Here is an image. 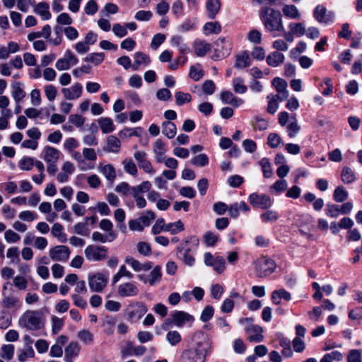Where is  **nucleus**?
Returning <instances> with one entry per match:
<instances>
[{"instance_id":"1","label":"nucleus","mask_w":362,"mask_h":362,"mask_svg":"<svg viewBox=\"0 0 362 362\" xmlns=\"http://www.w3.org/2000/svg\"><path fill=\"white\" fill-rule=\"evenodd\" d=\"M194 344L184 350L180 356V362H205L210 341L202 332L197 333L193 337Z\"/></svg>"},{"instance_id":"2","label":"nucleus","mask_w":362,"mask_h":362,"mask_svg":"<svg viewBox=\"0 0 362 362\" xmlns=\"http://www.w3.org/2000/svg\"><path fill=\"white\" fill-rule=\"evenodd\" d=\"M260 18L265 29L272 33L274 37L280 35L284 31L281 15L279 11L269 7H263L260 11Z\"/></svg>"},{"instance_id":"3","label":"nucleus","mask_w":362,"mask_h":362,"mask_svg":"<svg viewBox=\"0 0 362 362\" xmlns=\"http://www.w3.org/2000/svg\"><path fill=\"white\" fill-rule=\"evenodd\" d=\"M45 320L38 310H28L18 319V325L29 331H37L44 328Z\"/></svg>"},{"instance_id":"4","label":"nucleus","mask_w":362,"mask_h":362,"mask_svg":"<svg viewBox=\"0 0 362 362\" xmlns=\"http://www.w3.org/2000/svg\"><path fill=\"white\" fill-rule=\"evenodd\" d=\"M108 249L98 245H89L84 250V255L88 261L101 262L107 258Z\"/></svg>"},{"instance_id":"5","label":"nucleus","mask_w":362,"mask_h":362,"mask_svg":"<svg viewBox=\"0 0 362 362\" xmlns=\"http://www.w3.org/2000/svg\"><path fill=\"white\" fill-rule=\"evenodd\" d=\"M148 311L146 305L143 302H131L124 312L127 319L132 322L139 321Z\"/></svg>"},{"instance_id":"6","label":"nucleus","mask_w":362,"mask_h":362,"mask_svg":"<svg viewBox=\"0 0 362 362\" xmlns=\"http://www.w3.org/2000/svg\"><path fill=\"white\" fill-rule=\"evenodd\" d=\"M194 317L192 315L187 313L180 310L174 311L170 314V319H167L163 325V328L165 330H168L170 328L171 324H174L176 326L180 327H182L185 323L192 322Z\"/></svg>"},{"instance_id":"7","label":"nucleus","mask_w":362,"mask_h":362,"mask_svg":"<svg viewBox=\"0 0 362 362\" xmlns=\"http://www.w3.org/2000/svg\"><path fill=\"white\" fill-rule=\"evenodd\" d=\"M276 269L274 261L265 257H260L255 262V274L259 278L266 277L272 274Z\"/></svg>"},{"instance_id":"8","label":"nucleus","mask_w":362,"mask_h":362,"mask_svg":"<svg viewBox=\"0 0 362 362\" xmlns=\"http://www.w3.org/2000/svg\"><path fill=\"white\" fill-rule=\"evenodd\" d=\"M155 218L156 214L153 211H146L138 218L129 221V229L134 231H142L145 227L150 225L151 221Z\"/></svg>"},{"instance_id":"9","label":"nucleus","mask_w":362,"mask_h":362,"mask_svg":"<svg viewBox=\"0 0 362 362\" xmlns=\"http://www.w3.org/2000/svg\"><path fill=\"white\" fill-rule=\"evenodd\" d=\"M204 264L208 267H212L214 272L221 274L226 269V260L219 255L214 256L210 252L204 255Z\"/></svg>"},{"instance_id":"10","label":"nucleus","mask_w":362,"mask_h":362,"mask_svg":"<svg viewBox=\"0 0 362 362\" xmlns=\"http://www.w3.org/2000/svg\"><path fill=\"white\" fill-rule=\"evenodd\" d=\"M108 275L103 273H96L89 277L88 285L93 292H101L107 286Z\"/></svg>"},{"instance_id":"11","label":"nucleus","mask_w":362,"mask_h":362,"mask_svg":"<svg viewBox=\"0 0 362 362\" xmlns=\"http://www.w3.org/2000/svg\"><path fill=\"white\" fill-rule=\"evenodd\" d=\"M248 200L253 207L262 209H267L272 204L271 198L265 194L252 193L249 196Z\"/></svg>"},{"instance_id":"12","label":"nucleus","mask_w":362,"mask_h":362,"mask_svg":"<svg viewBox=\"0 0 362 362\" xmlns=\"http://www.w3.org/2000/svg\"><path fill=\"white\" fill-rule=\"evenodd\" d=\"M117 293L121 298H130L138 296L139 289L135 283L127 281L117 286Z\"/></svg>"},{"instance_id":"13","label":"nucleus","mask_w":362,"mask_h":362,"mask_svg":"<svg viewBox=\"0 0 362 362\" xmlns=\"http://www.w3.org/2000/svg\"><path fill=\"white\" fill-rule=\"evenodd\" d=\"M78 60L77 57L69 49L66 50L63 58L59 59L55 66L59 71H65L70 69L71 66L77 64Z\"/></svg>"},{"instance_id":"14","label":"nucleus","mask_w":362,"mask_h":362,"mask_svg":"<svg viewBox=\"0 0 362 362\" xmlns=\"http://www.w3.org/2000/svg\"><path fill=\"white\" fill-rule=\"evenodd\" d=\"M134 158L136 160L138 166L145 173L154 174L155 170L151 163L147 159V153L144 151H136L134 153Z\"/></svg>"},{"instance_id":"15","label":"nucleus","mask_w":362,"mask_h":362,"mask_svg":"<svg viewBox=\"0 0 362 362\" xmlns=\"http://www.w3.org/2000/svg\"><path fill=\"white\" fill-rule=\"evenodd\" d=\"M315 18L321 23L329 24L334 21V13L327 11V8L321 5H318L314 10Z\"/></svg>"},{"instance_id":"16","label":"nucleus","mask_w":362,"mask_h":362,"mask_svg":"<svg viewBox=\"0 0 362 362\" xmlns=\"http://www.w3.org/2000/svg\"><path fill=\"white\" fill-rule=\"evenodd\" d=\"M49 256L54 261L66 262L70 255V250L65 245H57L49 250Z\"/></svg>"},{"instance_id":"17","label":"nucleus","mask_w":362,"mask_h":362,"mask_svg":"<svg viewBox=\"0 0 362 362\" xmlns=\"http://www.w3.org/2000/svg\"><path fill=\"white\" fill-rule=\"evenodd\" d=\"M247 340L250 342L258 343L263 340V329L259 325H251L245 329Z\"/></svg>"},{"instance_id":"18","label":"nucleus","mask_w":362,"mask_h":362,"mask_svg":"<svg viewBox=\"0 0 362 362\" xmlns=\"http://www.w3.org/2000/svg\"><path fill=\"white\" fill-rule=\"evenodd\" d=\"M82 85L79 83L74 84L69 88H64L62 93L66 100H75L81 97L82 94Z\"/></svg>"},{"instance_id":"19","label":"nucleus","mask_w":362,"mask_h":362,"mask_svg":"<svg viewBox=\"0 0 362 362\" xmlns=\"http://www.w3.org/2000/svg\"><path fill=\"white\" fill-rule=\"evenodd\" d=\"M81 351V347L78 342L71 341L65 348L64 361L66 362H73V359L76 358Z\"/></svg>"},{"instance_id":"20","label":"nucleus","mask_w":362,"mask_h":362,"mask_svg":"<svg viewBox=\"0 0 362 362\" xmlns=\"http://www.w3.org/2000/svg\"><path fill=\"white\" fill-rule=\"evenodd\" d=\"M272 83L279 93L276 95H280V101L286 100L288 97L286 82L284 79L276 77L272 80Z\"/></svg>"},{"instance_id":"21","label":"nucleus","mask_w":362,"mask_h":362,"mask_svg":"<svg viewBox=\"0 0 362 362\" xmlns=\"http://www.w3.org/2000/svg\"><path fill=\"white\" fill-rule=\"evenodd\" d=\"M2 305L8 310H18L21 308V303L19 298L13 296H4L2 300Z\"/></svg>"},{"instance_id":"22","label":"nucleus","mask_w":362,"mask_h":362,"mask_svg":"<svg viewBox=\"0 0 362 362\" xmlns=\"http://www.w3.org/2000/svg\"><path fill=\"white\" fill-rule=\"evenodd\" d=\"M177 257L184 262L185 264L192 267L194 264L195 259L190 254V248H185L182 246L177 247Z\"/></svg>"},{"instance_id":"23","label":"nucleus","mask_w":362,"mask_h":362,"mask_svg":"<svg viewBox=\"0 0 362 362\" xmlns=\"http://www.w3.org/2000/svg\"><path fill=\"white\" fill-rule=\"evenodd\" d=\"M251 58L247 52L236 55L234 67L239 69L247 68L251 65Z\"/></svg>"},{"instance_id":"24","label":"nucleus","mask_w":362,"mask_h":362,"mask_svg":"<svg viewBox=\"0 0 362 362\" xmlns=\"http://www.w3.org/2000/svg\"><path fill=\"white\" fill-rule=\"evenodd\" d=\"M221 100L226 104H230L233 107H239L243 103V100L235 97L230 91H223L221 93Z\"/></svg>"},{"instance_id":"25","label":"nucleus","mask_w":362,"mask_h":362,"mask_svg":"<svg viewBox=\"0 0 362 362\" xmlns=\"http://www.w3.org/2000/svg\"><path fill=\"white\" fill-rule=\"evenodd\" d=\"M211 45L206 41L196 40L193 43L194 53L198 57H204L211 49Z\"/></svg>"},{"instance_id":"26","label":"nucleus","mask_w":362,"mask_h":362,"mask_svg":"<svg viewBox=\"0 0 362 362\" xmlns=\"http://www.w3.org/2000/svg\"><path fill=\"white\" fill-rule=\"evenodd\" d=\"M153 153L158 163H163L165 160V153L166 149L165 145L160 139H157L153 144Z\"/></svg>"},{"instance_id":"27","label":"nucleus","mask_w":362,"mask_h":362,"mask_svg":"<svg viewBox=\"0 0 362 362\" xmlns=\"http://www.w3.org/2000/svg\"><path fill=\"white\" fill-rule=\"evenodd\" d=\"M220 0H208L206 3V8L210 19H214L221 9Z\"/></svg>"},{"instance_id":"28","label":"nucleus","mask_w":362,"mask_h":362,"mask_svg":"<svg viewBox=\"0 0 362 362\" xmlns=\"http://www.w3.org/2000/svg\"><path fill=\"white\" fill-rule=\"evenodd\" d=\"M217 48L215 49L217 57H224L230 53V44L227 43L225 38H219L216 42Z\"/></svg>"},{"instance_id":"29","label":"nucleus","mask_w":362,"mask_h":362,"mask_svg":"<svg viewBox=\"0 0 362 362\" xmlns=\"http://www.w3.org/2000/svg\"><path fill=\"white\" fill-rule=\"evenodd\" d=\"M134 61L132 65L134 70H138L141 65L147 66L151 63V59L148 55L142 52H137L134 55Z\"/></svg>"},{"instance_id":"30","label":"nucleus","mask_w":362,"mask_h":362,"mask_svg":"<svg viewBox=\"0 0 362 362\" xmlns=\"http://www.w3.org/2000/svg\"><path fill=\"white\" fill-rule=\"evenodd\" d=\"M284 55L277 51L271 52L266 58L267 63L269 66L272 67H277L283 64L284 61Z\"/></svg>"},{"instance_id":"31","label":"nucleus","mask_w":362,"mask_h":362,"mask_svg":"<svg viewBox=\"0 0 362 362\" xmlns=\"http://www.w3.org/2000/svg\"><path fill=\"white\" fill-rule=\"evenodd\" d=\"M43 159L47 163H57L59 156V151L52 146H46L44 148Z\"/></svg>"},{"instance_id":"32","label":"nucleus","mask_w":362,"mask_h":362,"mask_svg":"<svg viewBox=\"0 0 362 362\" xmlns=\"http://www.w3.org/2000/svg\"><path fill=\"white\" fill-rule=\"evenodd\" d=\"M271 297L273 303H274L275 305H279L280 304L281 299L290 300L291 298V295L285 289L281 288L279 290L274 291L272 293Z\"/></svg>"},{"instance_id":"33","label":"nucleus","mask_w":362,"mask_h":362,"mask_svg":"<svg viewBox=\"0 0 362 362\" xmlns=\"http://www.w3.org/2000/svg\"><path fill=\"white\" fill-rule=\"evenodd\" d=\"M98 123L100 127V129L103 134H109L114 131L115 125L112 119L110 117H100L98 119Z\"/></svg>"},{"instance_id":"34","label":"nucleus","mask_w":362,"mask_h":362,"mask_svg":"<svg viewBox=\"0 0 362 362\" xmlns=\"http://www.w3.org/2000/svg\"><path fill=\"white\" fill-rule=\"evenodd\" d=\"M49 6L46 2H40L37 4L34 9L35 12L40 15L42 20H49L52 15L49 11Z\"/></svg>"},{"instance_id":"35","label":"nucleus","mask_w":362,"mask_h":362,"mask_svg":"<svg viewBox=\"0 0 362 362\" xmlns=\"http://www.w3.org/2000/svg\"><path fill=\"white\" fill-rule=\"evenodd\" d=\"M98 170L110 182H112L116 177L115 169L111 164L100 165L98 167Z\"/></svg>"},{"instance_id":"36","label":"nucleus","mask_w":362,"mask_h":362,"mask_svg":"<svg viewBox=\"0 0 362 362\" xmlns=\"http://www.w3.org/2000/svg\"><path fill=\"white\" fill-rule=\"evenodd\" d=\"M176 132L177 128L173 122L166 121L162 124V133L168 139L175 137Z\"/></svg>"},{"instance_id":"37","label":"nucleus","mask_w":362,"mask_h":362,"mask_svg":"<svg viewBox=\"0 0 362 362\" xmlns=\"http://www.w3.org/2000/svg\"><path fill=\"white\" fill-rule=\"evenodd\" d=\"M268 100L267 112L270 114H274L278 108V101L280 100V95H274V94H269L267 97Z\"/></svg>"},{"instance_id":"38","label":"nucleus","mask_w":362,"mask_h":362,"mask_svg":"<svg viewBox=\"0 0 362 362\" xmlns=\"http://www.w3.org/2000/svg\"><path fill=\"white\" fill-rule=\"evenodd\" d=\"M99 227L103 231L107 232L108 237L113 238L115 239L117 238V234L113 230V224L110 220H101L100 222L99 223Z\"/></svg>"},{"instance_id":"39","label":"nucleus","mask_w":362,"mask_h":362,"mask_svg":"<svg viewBox=\"0 0 362 362\" xmlns=\"http://www.w3.org/2000/svg\"><path fill=\"white\" fill-rule=\"evenodd\" d=\"M341 179L344 183L350 184L354 182L356 180V175L351 168L345 166L342 168Z\"/></svg>"},{"instance_id":"40","label":"nucleus","mask_w":362,"mask_h":362,"mask_svg":"<svg viewBox=\"0 0 362 362\" xmlns=\"http://www.w3.org/2000/svg\"><path fill=\"white\" fill-rule=\"evenodd\" d=\"M12 96L14 98L16 103H18L25 96V93L21 87L20 82H15L12 85Z\"/></svg>"},{"instance_id":"41","label":"nucleus","mask_w":362,"mask_h":362,"mask_svg":"<svg viewBox=\"0 0 362 362\" xmlns=\"http://www.w3.org/2000/svg\"><path fill=\"white\" fill-rule=\"evenodd\" d=\"M107 148L110 152L117 153L120 148V141L115 136H110L107 140Z\"/></svg>"},{"instance_id":"42","label":"nucleus","mask_w":362,"mask_h":362,"mask_svg":"<svg viewBox=\"0 0 362 362\" xmlns=\"http://www.w3.org/2000/svg\"><path fill=\"white\" fill-rule=\"evenodd\" d=\"M105 59V54L103 52L88 54L84 59L86 62L93 64L95 66L100 64Z\"/></svg>"},{"instance_id":"43","label":"nucleus","mask_w":362,"mask_h":362,"mask_svg":"<svg viewBox=\"0 0 362 362\" xmlns=\"http://www.w3.org/2000/svg\"><path fill=\"white\" fill-rule=\"evenodd\" d=\"M282 11L286 16L293 19H298L300 16V12L294 5H285Z\"/></svg>"},{"instance_id":"44","label":"nucleus","mask_w":362,"mask_h":362,"mask_svg":"<svg viewBox=\"0 0 362 362\" xmlns=\"http://www.w3.org/2000/svg\"><path fill=\"white\" fill-rule=\"evenodd\" d=\"M122 165L124 167V170L128 174L136 176L138 173V169L136 164L134 161L130 158H125L122 161Z\"/></svg>"},{"instance_id":"45","label":"nucleus","mask_w":362,"mask_h":362,"mask_svg":"<svg viewBox=\"0 0 362 362\" xmlns=\"http://www.w3.org/2000/svg\"><path fill=\"white\" fill-rule=\"evenodd\" d=\"M204 31L206 35L218 34L221 31V26L217 21L209 22L204 25Z\"/></svg>"},{"instance_id":"46","label":"nucleus","mask_w":362,"mask_h":362,"mask_svg":"<svg viewBox=\"0 0 362 362\" xmlns=\"http://www.w3.org/2000/svg\"><path fill=\"white\" fill-rule=\"evenodd\" d=\"M161 279V269L160 267L156 266L153 270L151 272L148 282L151 286H153L156 284L158 283Z\"/></svg>"},{"instance_id":"47","label":"nucleus","mask_w":362,"mask_h":362,"mask_svg":"<svg viewBox=\"0 0 362 362\" xmlns=\"http://www.w3.org/2000/svg\"><path fill=\"white\" fill-rule=\"evenodd\" d=\"M51 324L52 334L56 335L62 329L64 322L62 318L53 315L51 317Z\"/></svg>"},{"instance_id":"48","label":"nucleus","mask_w":362,"mask_h":362,"mask_svg":"<svg viewBox=\"0 0 362 362\" xmlns=\"http://www.w3.org/2000/svg\"><path fill=\"white\" fill-rule=\"evenodd\" d=\"M175 103L177 105L181 106L185 103H188L192 100V96L188 93L177 91L175 94Z\"/></svg>"},{"instance_id":"49","label":"nucleus","mask_w":362,"mask_h":362,"mask_svg":"<svg viewBox=\"0 0 362 362\" xmlns=\"http://www.w3.org/2000/svg\"><path fill=\"white\" fill-rule=\"evenodd\" d=\"M51 233L54 237L57 238L62 243L66 241V236L63 233V226L60 223H54L52 227Z\"/></svg>"},{"instance_id":"50","label":"nucleus","mask_w":362,"mask_h":362,"mask_svg":"<svg viewBox=\"0 0 362 362\" xmlns=\"http://www.w3.org/2000/svg\"><path fill=\"white\" fill-rule=\"evenodd\" d=\"M348 192L345 190L344 187H337L333 194V198L337 202H343L348 198Z\"/></svg>"},{"instance_id":"51","label":"nucleus","mask_w":362,"mask_h":362,"mask_svg":"<svg viewBox=\"0 0 362 362\" xmlns=\"http://www.w3.org/2000/svg\"><path fill=\"white\" fill-rule=\"evenodd\" d=\"M185 227L183 223L179 220L175 223H169L166 224L165 231L170 232L171 234H177L184 230Z\"/></svg>"},{"instance_id":"52","label":"nucleus","mask_w":362,"mask_h":362,"mask_svg":"<svg viewBox=\"0 0 362 362\" xmlns=\"http://www.w3.org/2000/svg\"><path fill=\"white\" fill-rule=\"evenodd\" d=\"M15 348L13 344H5L1 347V357L7 361H11L14 354Z\"/></svg>"},{"instance_id":"53","label":"nucleus","mask_w":362,"mask_h":362,"mask_svg":"<svg viewBox=\"0 0 362 362\" xmlns=\"http://www.w3.org/2000/svg\"><path fill=\"white\" fill-rule=\"evenodd\" d=\"M6 257L10 259L12 264H18L20 262L19 250L17 247H11L7 250Z\"/></svg>"},{"instance_id":"54","label":"nucleus","mask_w":362,"mask_h":362,"mask_svg":"<svg viewBox=\"0 0 362 362\" xmlns=\"http://www.w3.org/2000/svg\"><path fill=\"white\" fill-rule=\"evenodd\" d=\"M35 351L32 346H28L23 350H18V359L20 362L25 361L27 358H33Z\"/></svg>"},{"instance_id":"55","label":"nucleus","mask_w":362,"mask_h":362,"mask_svg":"<svg viewBox=\"0 0 362 362\" xmlns=\"http://www.w3.org/2000/svg\"><path fill=\"white\" fill-rule=\"evenodd\" d=\"M116 324L115 318L107 316L103 322L104 332L107 334H112L114 332L115 325Z\"/></svg>"},{"instance_id":"56","label":"nucleus","mask_w":362,"mask_h":362,"mask_svg":"<svg viewBox=\"0 0 362 362\" xmlns=\"http://www.w3.org/2000/svg\"><path fill=\"white\" fill-rule=\"evenodd\" d=\"M325 212L326 215L331 218H337L341 214L340 206L334 204H327Z\"/></svg>"},{"instance_id":"57","label":"nucleus","mask_w":362,"mask_h":362,"mask_svg":"<svg viewBox=\"0 0 362 362\" xmlns=\"http://www.w3.org/2000/svg\"><path fill=\"white\" fill-rule=\"evenodd\" d=\"M300 130V126L298 124L296 119L291 122L286 127V132L291 138L295 137Z\"/></svg>"},{"instance_id":"58","label":"nucleus","mask_w":362,"mask_h":362,"mask_svg":"<svg viewBox=\"0 0 362 362\" xmlns=\"http://www.w3.org/2000/svg\"><path fill=\"white\" fill-rule=\"evenodd\" d=\"M260 218L264 223L275 222L279 218V215L273 210H267L260 215Z\"/></svg>"},{"instance_id":"59","label":"nucleus","mask_w":362,"mask_h":362,"mask_svg":"<svg viewBox=\"0 0 362 362\" xmlns=\"http://www.w3.org/2000/svg\"><path fill=\"white\" fill-rule=\"evenodd\" d=\"M78 338L86 344H90L93 341V334L87 329H82L77 334Z\"/></svg>"},{"instance_id":"60","label":"nucleus","mask_w":362,"mask_h":362,"mask_svg":"<svg viewBox=\"0 0 362 362\" xmlns=\"http://www.w3.org/2000/svg\"><path fill=\"white\" fill-rule=\"evenodd\" d=\"M262 167L263 175L266 178H269L272 176L273 172L271 168V164L268 158H264L259 161Z\"/></svg>"},{"instance_id":"61","label":"nucleus","mask_w":362,"mask_h":362,"mask_svg":"<svg viewBox=\"0 0 362 362\" xmlns=\"http://www.w3.org/2000/svg\"><path fill=\"white\" fill-rule=\"evenodd\" d=\"M218 236L213 232L208 231L203 236V241L206 246L211 247L216 245Z\"/></svg>"},{"instance_id":"62","label":"nucleus","mask_w":362,"mask_h":362,"mask_svg":"<svg viewBox=\"0 0 362 362\" xmlns=\"http://www.w3.org/2000/svg\"><path fill=\"white\" fill-rule=\"evenodd\" d=\"M189 77L195 81H199L204 76V71L199 64L192 66L189 70Z\"/></svg>"},{"instance_id":"63","label":"nucleus","mask_w":362,"mask_h":362,"mask_svg":"<svg viewBox=\"0 0 362 362\" xmlns=\"http://www.w3.org/2000/svg\"><path fill=\"white\" fill-rule=\"evenodd\" d=\"M291 31L298 36H303L305 33V27L303 23H292L289 24Z\"/></svg>"},{"instance_id":"64","label":"nucleus","mask_w":362,"mask_h":362,"mask_svg":"<svg viewBox=\"0 0 362 362\" xmlns=\"http://www.w3.org/2000/svg\"><path fill=\"white\" fill-rule=\"evenodd\" d=\"M4 239L8 243H15L21 240V236L14 230L8 229L4 233Z\"/></svg>"}]
</instances>
